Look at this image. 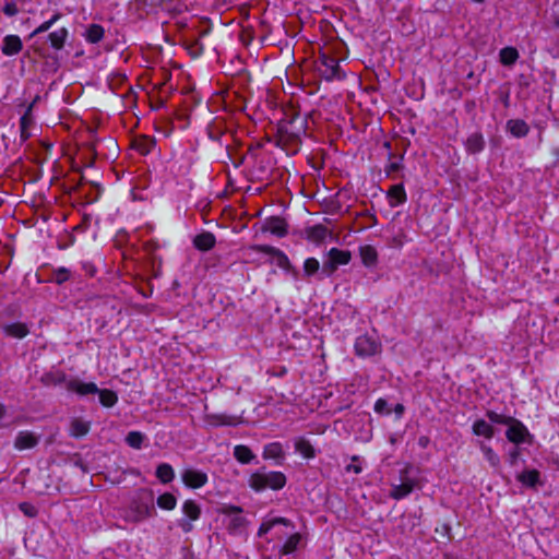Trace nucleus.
Segmentation results:
<instances>
[{"label": "nucleus", "instance_id": "1", "mask_svg": "<svg viewBox=\"0 0 559 559\" xmlns=\"http://www.w3.org/2000/svg\"><path fill=\"white\" fill-rule=\"evenodd\" d=\"M307 120L300 114L289 112L277 124L278 145L287 153L296 154L301 144V136L306 133Z\"/></svg>", "mask_w": 559, "mask_h": 559}, {"label": "nucleus", "instance_id": "2", "mask_svg": "<svg viewBox=\"0 0 559 559\" xmlns=\"http://www.w3.org/2000/svg\"><path fill=\"white\" fill-rule=\"evenodd\" d=\"M286 484V476L282 472H267L261 468L253 473L249 478V486L255 491H262L267 488L280 490Z\"/></svg>", "mask_w": 559, "mask_h": 559}, {"label": "nucleus", "instance_id": "3", "mask_svg": "<svg viewBox=\"0 0 559 559\" xmlns=\"http://www.w3.org/2000/svg\"><path fill=\"white\" fill-rule=\"evenodd\" d=\"M318 70L326 81L342 80L345 73L340 67V61L326 52H321L317 60Z\"/></svg>", "mask_w": 559, "mask_h": 559}, {"label": "nucleus", "instance_id": "4", "mask_svg": "<svg viewBox=\"0 0 559 559\" xmlns=\"http://www.w3.org/2000/svg\"><path fill=\"white\" fill-rule=\"evenodd\" d=\"M248 252H262L272 255L278 267L289 272L293 276L298 275V271L292 265L288 257L280 249L267 245H252L246 249Z\"/></svg>", "mask_w": 559, "mask_h": 559}, {"label": "nucleus", "instance_id": "5", "mask_svg": "<svg viewBox=\"0 0 559 559\" xmlns=\"http://www.w3.org/2000/svg\"><path fill=\"white\" fill-rule=\"evenodd\" d=\"M352 254L349 251L332 248L328 252V259L323 262L322 273L331 276L338 266L348 264Z\"/></svg>", "mask_w": 559, "mask_h": 559}, {"label": "nucleus", "instance_id": "6", "mask_svg": "<svg viewBox=\"0 0 559 559\" xmlns=\"http://www.w3.org/2000/svg\"><path fill=\"white\" fill-rule=\"evenodd\" d=\"M182 513L185 516L178 521V525L185 533H189L193 530L192 522L201 516V508L194 500L189 499L182 503Z\"/></svg>", "mask_w": 559, "mask_h": 559}, {"label": "nucleus", "instance_id": "7", "mask_svg": "<svg viewBox=\"0 0 559 559\" xmlns=\"http://www.w3.org/2000/svg\"><path fill=\"white\" fill-rule=\"evenodd\" d=\"M131 518L134 522H141L155 514V508L152 502V495L145 500H134L130 507Z\"/></svg>", "mask_w": 559, "mask_h": 559}, {"label": "nucleus", "instance_id": "8", "mask_svg": "<svg viewBox=\"0 0 559 559\" xmlns=\"http://www.w3.org/2000/svg\"><path fill=\"white\" fill-rule=\"evenodd\" d=\"M221 513L229 518L228 523V530L230 532H237L242 530L246 524L247 520L245 516H242V509L237 506L231 504H224L221 508Z\"/></svg>", "mask_w": 559, "mask_h": 559}, {"label": "nucleus", "instance_id": "9", "mask_svg": "<svg viewBox=\"0 0 559 559\" xmlns=\"http://www.w3.org/2000/svg\"><path fill=\"white\" fill-rule=\"evenodd\" d=\"M417 481L407 476V468L401 471V484L392 485L390 497L395 500H401L412 493L416 487Z\"/></svg>", "mask_w": 559, "mask_h": 559}, {"label": "nucleus", "instance_id": "10", "mask_svg": "<svg viewBox=\"0 0 559 559\" xmlns=\"http://www.w3.org/2000/svg\"><path fill=\"white\" fill-rule=\"evenodd\" d=\"M354 348L357 356L369 357L379 352L380 344L365 334L356 338Z\"/></svg>", "mask_w": 559, "mask_h": 559}, {"label": "nucleus", "instance_id": "11", "mask_svg": "<svg viewBox=\"0 0 559 559\" xmlns=\"http://www.w3.org/2000/svg\"><path fill=\"white\" fill-rule=\"evenodd\" d=\"M182 483L192 489L203 487L207 483V475L199 469L186 468L181 472Z\"/></svg>", "mask_w": 559, "mask_h": 559}, {"label": "nucleus", "instance_id": "12", "mask_svg": "<svg viewBox=\"0 0 559 559\" xmlns=\"http://www.w3.org/2000/svg\"><path fill=\"white\" fill-rule=\"evenodd\" d=\"M508 426L509 428L506 431V437L510 442L520 444L525 441L527 436H530L527 428L516 418L512 419Z\"/></svg>", "mask_w": 559, "mask_h": 559}, {"label": "nucleus", "instance_id": "13", "mask_svg": "<svg viewBox=\"0 0 559 559\" xmlns=\"http://www.w3.org/2000/svg\"><path fill=\"white\" fill-rule=\"evenodd\" d=\"M263 231H269L277 237H284L287 235V223L280 216H272L267 218L263 225Z\"/></svg>", "mask_w": 559, "mask_h": 559}, {"label": "nucleus", "instance_id": "14", "mask_svg": "<svg viewBox=\"0 0 559 559\" xmlns=\"http://www.w3.org/2000/svg\"><path fill=\"white\" fill-rule=\"evenodd\" d=\"M23 49V43L17 35H7L3 38L1 51L4 56H15Z\"/></svg>", "mask_w": 559, "mask_h": 559}, {"label": "nucleus", "instance_id": "15", "mask_svg": "<svg viewBox=\"0 0 559 559\" xmlns=\"http://www.w3.org/2000/svg\"><path fill=\"white\" fill-rule=\"evenodd\" d=\"M67 389L79 395L95 394L98 388L94 382H82L80 380H70L67 382Z\"/></svg>", "mask_w": 559, "mask_h": 559}, {"label": "nucleus", "instance_id": "16", "mask_svg": "<svg viewBox=\"0 0 559 559\" xmlns=\"http://www.w3.org/2000/svg\"><path fill=\"white\" fill-rule=\"evenodd\" d=\"M389 204L396 207L406 202L407 197L402 183L392 186L388 191Z\"/></svg>", "mask_w": 559, "mask_h": 559}, {"label": "nucleus", "instance_id": "17", "mask_svg": "<svg viewBox=\"0 0 559 559\" xmlns=\"http://www.w3.org/2000/svg\"><path fill=\"white\" fill-rule=\"evenodd\" d=\"M38 437L29 431H21L15 438L14 447L19 450H26L36 447Z\"/></svg>", "mask_w": 559, "mask_h": 559}, {"label": "nucleus", "instance_id": "18", "mask_svg": "<svg viewBox=\"0 0 559 559\" xmlns=\"http://www.w3.org/2000/svg\"><path fill=\"white\" fill-rule=\"evenodd\" d=\"M37 99H38V96L35 98V100L33 103H31L27 106L25 112L23 114V116L20 119V129H21L22 141H26L31 136L28 129L33 124L32 110H33L34 104Z\"/></svg>", "mask_w": 559, "mask_h": 559}, {"label": "nucleus", "instance_id": "19", "mask_svg": "<svg viewBox=\"0 0 559 559\" xmlns=\"http://www.w3.org/2000/svg\"><path fill=\"white\" fill-rule=\"evenodd\" d=\"M216 239L212 233L204 231L199 234L193 239V245L201 251H209L215 246Z\"/></svg>", "mask_w": 559, "mask_h": 559}, {"label": "nucleus", "instance_id": "20", "mask_svg": "<svg viewBox=\"0 0 559 559\" xmlns=\"http://www.w3.org/2000/svg\"><path fill=\"white\" fill-rule=\"evenodd\" d=\"M5 335L14 338H24L29 333L27 324L23 322H14L3 326Z\"/></svg>", "mask_w": 559, "mask_h": 559}, {"label": "nucleus", "instance_id": "21", "mask_svg": "<svg viewBox=\"0 0 559 559\" xmlns=\"http://www.w3.org/2000/svg\"><path fill=\"white\" fill-rule=\"evenodd\" d=\"M67 381V374L62 370H50L40 377L45 386L58 385Z\"/></svg>", "mask_w": 559, "mask_h": 559}, {"label": "nucleus", "instance_id": "22", "mask_svg": "<svg viewBox=\"0 0 559 559\" xmlns=\"http://www.w3.org/2000/svg\"><path fill=\"white\" fill-rule=\"evenodd\" d=\"M507 129L515 138H524L530 132L528 124L522 119H511L507 122Z\"/></svg>", "mask_w": 559, "mask_h": 559}, {"label": "nucleus", "instance_id": "23", "mask_svg": "<svg viewBox=\"0 0 559 559\" xmlns=\"http://www.w3.org/2000/svg\"><path fill=\"white\" fill-rule=\"evenodd\" d=\"M359 255L365 266H374L378 262V252L374 247L370 245L361 246L359 248Z\"/></svg>", "mask_w": 559, "mask_h": 559}, {"label": "nucleus", "instance_id": "24", "mask_svg": "<svg viewBox=\"0 0 559 559\" xmlns=\"http://www.w3.org/2000/svg\"><path fill=\"white\" fill-rule=\"evenodd\" d=\"M91 425L81 418H73L70 423L69 433L73 438H82L88 433Z\"/></svg>", "mask_w": 559, "mask_h": 559}, {"label": "nucleus", "instance_id": "25", "mask_svg": "<svg viewBox=\"0 0 559 559\" xmlns=\"http://www.w3.org/2000/svg\"><path fill=\"white\" fill-rule=\"evenodd\" d=\"M69 32L66 27H61L48 35V40L51 47L56 50H61L68 39Z\"/></svg>", "mask_w": 559, "mask_h": 559}, {"label": "nucleus", "instance_id": "26", "mask_svg": "<svg viewBox=\"0 0 559 559\" xmlns=\"http://www.w3.org/2000/svg\"><path fill=\"white\" fill-rule=\"evenodd\" d=\"M465 146L466 150L472 154L481 152L485 147V140L483 134L479 132L469 134L466 139Z\"/></svg>", "mask_w": 559, "mask_h": 559}, {"label": "nucleus", "instance_id": "27", "mask_svg": "<svg viewBox=\"0 0 559 559\" xmlns=\"http://www.w3.org/2000/svg\"><path fill=\"white\" fill-rule=\"evenodd\" d=\"M472 431L475 436H481L486 439H491L495 435L493 427L485 419H477L472 426Z\"/></svg>", "mask_w": 559, "mask_h": 559}, {"label": "nucleus", "instance_id": "28", "mask_svg": "<svg viewBox=\"0 0 559 559\" xmlns=\"http://www.w3.org/2000/svg\"><path fill=\"white\" fill-rule=\"evenodd\" d=\"M105 29L99 24H91L85 32V39L91 44H97L104 38Z\"/></svg>", "mask_w": 559, "mask_h": 559}, {"label": "nucleus", "instance_id": "29", "mask_svg": "<svg viewBox=\"0 0 559 559\" xmlns=\"http://www.w3.org/2000/svg\"><path fill=\"white\" fill-rule=\"evenodd\" d=\"M295 450L299 452L305 459H313L316 456L314 448L305 438H298L295 441Z\"/></svg>", "mask_w": 559, "mask_h": 559}, {"label": "nucleus", "instance_id": "30", "mask_svg": "<svg viewBox=\"0 0 559 559\" xmlns=\"http://www.w3.org/2000/svg\"><path fill=\"white\" fill-rule=\"evenodd\" d=\"M329 235L325 226L318 224L307 229V237L314 242H322Z\"/></svg>", "mask_w": 559, "mask_h": 559}, {"label": "nucleus", "instance_id": "31", "mask_svg": "<svg viewBox=\"0 0 559 559\" xmlns=\"http://www.w3.org/2000/svg\"><path fill=\"white\" fill-rule=\"evenodd\" d=\"M234 456L241 464H248L254 459V454L250 448L243 444L234 448Z\"/></svg>", "mask_w": 559, "mask_h": 559}, {"label": "nucleus", "instance_id": "32", "mask_svg": "<svg viewBox=\"0 0 559 559\" xmlns=\"http://www.w3.org/2000/svg\"><path fill=\"white\" fill-rule=\"evenodd\" d=\"M156 477L163 483L168 484L175 477L174 468L168 463H160L156 468Z\"/></svg>", "mask_w": 559, "mask_h": 559}, {"label": "nucleus", "instance_id": "33", "mask_svg": "<svg viewBox=\"0 0 559 559\" xmlns=\"http://www.w3.org/2000/svg\"><path fill=\"white\" fill-rule=\"evenodd\" d=\"M499 57L503 66H512L519 59V52L514 47H504L500 50Z\"/></svg>", "mask_w": 559, "mask_h": 559}, {"label": "nucleus", "instance_id": "34", "mask_svg": "<svg viewBox=\"0 0 559 559\" xmlns=\"http://www.w3.org/2000/svg\"><path fill=\"white\" fill-rule=\"evenodd\" d=\"M479 448H480L484 456L490 464V466L495 471H498L500 468V457L498 456V454L489 445L485 444L484 442L480 443Z\"/></svg>", "mask_w": 559, "mask_h": 559}, {"label": "nucleus", "instance_id": "35", "mask_svg": "<svg viewBox=\"0 0 559 559\" xmlns=\"http://www.w3.org/2000/svg\"><path fill=\"white\" fill-rule=\"evenodd\" d=\"M539 472L537 469H530L521 473L518 480L528 487H535L539 483Z\"/></svg>", "mask_w": 559, "mask_h": 559}, {"label": "nucleus", "instance_id": "36", "mask_svg": "<svg viewBox=\"0 0 559 559\" xmlns=\"http://www.w3.org/2000/svg\"><path fill=\"white\" fill-rule=\"evenodd\" d=\"M99 396V402L105 407H112L118 402V395L116 392L108 389H98L96 392Z\"/></svg>", "mask_w": 559, "mask_h": 559}, {"label": "nucleus", "instance_id": "37", "mask_svg": "<svg viewBox=\"0 0 559 559\" xmlns=\"http://www.w3.org/2000/svg\"><path fill=\"white\" fill-rule=\"evenodd\" d=\"M284 451L280 442H272L264 447L263 457L264 459H280L283 457Z\"/></svg>", "mask_w": 559, "mask_h": 559}, {"label": "nucleus", "instance_id": "38", "mask_svg": "<svg viewBox=\"0 0 559 559\" xmlns=\"http://www.w3.org/2000/svg\"><path fill=\"white\" fill-rule=\"evenodd\" d=\"M156 503L160 509L170 511L176 508L177 499L173 493L165 492L157 498Z\"/></svg>", "mask_w": 559, "mask_h": 559}, {"label": "nucleus", "instance_id": "39", "mask_svg": "<svg viewBox=\"0 0 559 559\" xmlns=\"http://www.w3.org/2000/svg\"><path fill=\"white\" fill-rule=\"evenodd\" d=\"M300 542H301V535L299 533L293 534L292 536H289L287 538V540L283 545L281 552L283 555H289V554L294 552L298 548V545L300 544Z\"/></svg>", "mask_w": 559, "mask_h": 559}, {"label": "nucleus", "instance_id": "40", "mask_svg": "<svg viewBox=\"0 0 559 559\" xmlns=\"http://www.w3.org/2000/svg\"><path fill=\"white\" fill-rule=\"evenodd\" d=\"M71 276V271L67 267H58L52 271L51 282H55L58 285L66 283Z\"/></svg>", "mask_w": 559, "mask_h": 559}, {"label": "nucleus", "instance_id": "41", "mask_svg": "<svg viewBox=\"0 0 559 559\" xmlns=\"http://www.w3.org/2000/svg\"><path fill=\"white\" fill-rule=\"evenodd\" d=\"M60 17H61V13L56 12L51 16V19H49L48 21L41 23L37 28H35L32 32L31 37H34V36L38 35V34L47 32Z\"/></svg>", "mask_w": 559, "mask_h": 559}, {"label": "nucleus", "instance_id": "42", "mask_svg": "<svg viewBox=\"0 0 559 559\" xmlns=\"http://www.w3.org/2000/svg\"><path fill=\"white\" fill-rule=\"evenodd\" d=\"M144 440L143 433L139 431H130L126 437V442L133 449H140Z\"/></svg>", "mask_w": 559, "mask_h": 559}, {"label": "nucleus", "instance_id": "43", "mask_svg": "<svg viewBox=\"0 0 559 559\" xmlns=\"http://www.w3.org/2000/svg\"><path fill=\"white\" fill-rule=\"evenodd\" d=\"M486 415L491 423L507 426L512 421V419H514V417L506 416L495 411H488Z\"/></svg>", "mask_w": 559, "mask_h": 559}, {"label": "nucleus", "instance_id": "44", "mask_svg": "<svg viewBox=\"0 0 559 559\" xmlns=\"http://www.w3.org/2000/svg\"><path fill=\"white\" fill-rule=\"evenodd\" d=\"M154 145H155L154 141L148 138H143L135 142V148L142 155L148 154L153 150Z\"/></svg>", "mask_w": 559, "mask_h": 559}, {"label": "nucleus", "instance_id": "45", "mask_svg": "<svg viewBox=\"0 0 559 559\" xmlns=\"http://www.w3.org/2000/svg\"><path fill=\"white\" fill-rule=\"evenodd\" d=\"M320 269V263L316 258H308L304 262V272L307 276L316 274Z\"/></svg>", "mask_w": 559, "mask_h": 559}, {"label": "nucleus", "instance_id": "46", "mask_svg": "<svg viewBox=\"0 0 559 559\" xmlns=\"http://www.w3.org/2000/svg\"><path fill=\"white\" fill-rule=\"evenodd\" d=\"M215 419V425H222V426H236L238 424V418L235 416H229L225 414L215 415L213 416Z\"/></svg>", "mask_w": 559, "mask_h": 559}, {"label": "nucleus", "instance_id": "47", "mask_svg": "<svg viewBox=\"0 0 559 559\" xmlns=\"http://www.w3.org/2000/svg\"><path fill=\"white\" fill-rule=\"evenodd\" d=\"M374 412L378 414H385L389 415L391 411L388 408V403L384 399H378L374 403L373 407Z\"/></svg>", "mask_w": 559, "mask_h": 559}, {"label": "nucleus", "instance_id": "48", "mask_svg": "<svg viewBox=\"0 0 559 559\" xmlns=\"http://www.w3.org/2000/svg\"><path fill=\"white\" fill-rule=\"evenodd\" d=\"M3 13L8 16H14L19 13L17 5L14 1H9L3 7Z\"/></svg>", "mask_w": 559, "mask_h": 559}, {"label": "nucleus", "instance_id": "49", "mask_svg": "<svg viewBox=\"0 0 559 559\" xmlns=\"http://www.w3.org/2000/svg\"><path fill=\"white\" fill-rule=\"evenodd\" d=\"M19 508L25 515L29 518H34L37 514L36 509L27 502L20 503Z\"/></svg>", "mask_w": 559, "mask_h": 559}, {"label": "nucleus", "instance_id": "50", "mask_svg": "<svg viewBox=\"0 0 559 559\" xmlns=\"http://www.w3.org/2000/svg\"><path fill=\"white\" fill-rule=\"evenodd\" d=\"M352 461H353V463L345 467L346 472H348V473L353 472L355 474H360L362 468L360 465L355 463V462L359 461V456L358 455L352 456Z\"/></svg>", "mask_w": 559, "mask_h": 559}, {"label": "nucleus", "instance_id": "51", "mask_svg": "<svg viewBox=\"0 0 559 559\" xmlns=\"http://www.w3.org/2000/svg\"><path fill=\"white\" fill-rule=\"evenodd\" d=\"M520 457V450L518 448H513L508 453V462L511 466H514L518 463V460Z\"/></svg>", "mask_w": 559, "mask_h": 559}, {"label": "nucleus", "instance_id": "52", "mask_svg": "<svg viewBox=\"0 0 559 559\" xmlns=\"http://www.w3.org/2000/svg\"><path fill=\"white\" fill-rule=\"evenodd\" d=\"M401 165L397 162H392L385 167V173L390 176L392 173L400 170Z\"/></svg>", "mask_w": 559, "mask_h": 559}, {"label": "nucleus", "instance_id": "53", "mask_svg": "<svg viewBox=\"0 0 559 559\" xmlns=\"http://www.w3.org/2000/svg\"><path fill=\"white\" fill-rule=\"evenodd\" d=\"M273 526H274V522H272V521L263 523L259 528V535L262 536V535L266 534Z\"/></svg>", "mask_w": 559, "mask_h": 559}, {"label": "nucleus", "instance_id": "54", "mask_svg": "<svg viewBox=\"0 0 559 559\" xmlns=\"http://www.w3.org/2000/svg\"><path fill=\"white\" fill-rule=\"evenodd\" d=\"M429 444V438L426 436H421L418 439V445L423 449L427 448Z\"/></svg>", "mask_w": 559, "mask_h": 559}, {"label": "nucleus", "instance_id": "55", "mask_svg": "<svg viewBox=\"0 0 559 559\" xmlns=\"http://www.w3.org/2000/svg\"><path fill=\"white\" fill-rule=\"evenodd\" d=\"M227 154L235 167H239L240 165H242V163L245 160V156H241L239 159L235 160V159H233V157L230 156L228 151H227Z\"/></svg>", "mask_w": 559, "mask_h": 559}, {"label": "nucleus", "instance_id": "56", "mask_svg": "<svg viewBox=\"0 0 559 559\" xmlns=\"http://www.w3.org/2000/svg\"><path fill=\"white\" fill-rule=\"evenodd\" d=\"M272 522H274V525H276V524L289 525L290 524V522L285 518H276V519H273Z\"/></svg>", "mask_w": 559, "mask_h": 559}, {"label": "nucleus", "instance_id": "57", "mask_svg": "<svg viewBox=\"0 0 559 559\" xmlns=\"http://www.w3.org/2000/svg\"><path fill=\"white\" fill-rule=\"evenodd\" d=\"M405 408L402 404H396L395 407H394V412L399 415V416H402L403 413H404Z\"/></svg>", "mask_w": 559, "mask_h": 559}, {"label": "nucleus", "instance_id": "58", "mask_svg": "<svg viewBox=\"0 0 559 559\" xmlns=\"http://www.w3.org/2000/svg\"><path fill=\"white\" fill-rule=\"evenodd\" d=\"M108 143H109L112 152L116 153V151H117V143H116V141L114 139H109Z\"/></svg>", "mask_w": 559, "mask_h": 559}, {"label": "nucleus", "instance_id": "59", "mask_svg": "<svg viewBox=\"0 0 559 559\" xmlns=\"http://www.w3.org/2000/svg\"><path fill=\"white\" fill-rule=\"evenodd\" d=\"M5 413V406L2 403H0V419L4 417Z\"/></svg>", "mask_w": 559, "mask_h": 559}, {"label": "nucleus", "instance_id": "60", "mask_svg": "<svg viewBox=\"0 0 559 559\" xmlns=\"http://www.w3.org/2000/svg\"><path fill=\"white\" fill-rule=\"evenodd\" d=\"M384 146H385L386 148H389V150H390V147H391V145H390V143H389V142H385V143H384Z\"/></svg>", "mask_w": 559, "mask_h": 559}, {"label": "nucleus", "instance_id": "61", "mask_svg": "<svg viewBox=\"0 0 559 559\" xmlns=\"http://www.w3.org/2000/svg\"><path fill=\"white\" fill-rule=\"evenodd\" d=\"M207 33H209V31H207V29H205V31H203V32L201 33V36H204V35H206Z\"/></svg>", "mask_w": 559, "mask_h": 559}, {"label": "nucleus", "instance_id": "62", "mask_svg": "<svg viewBox=\"0 0 559 559\" xmlns=\"http://www.w3.org/2000/svg\"><path fill=\"white\" fill-rule=\"evenodd\" d=\"M474 2H477V3H483L485 0H473Z\"/></svg>", "mask_w": 559, "mask_h": 559}]
</instances>
